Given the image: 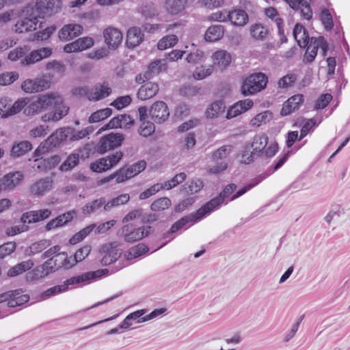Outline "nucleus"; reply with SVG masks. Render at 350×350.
I'll list each match as a JSON object with an SVG mask.
<instances>
[{
  "mask_svg": "<svg viewBox=\"0 0 350 350\" xmlns=\"http://www.w3.org/2000/svg\"><path fill=\"white\" fill-rule=\"evenodd\" d=\"M62 103V97L60 95L55 93L46 94L27 106L24 109V113L27 116H33L50 107H57Z\"/></svg>",
  "mask_w": 350,
  "mask_h": 350,
  "instance_id": "1",
  "label": "nucleus"
},
{
  "mask_svg": "<svg viewBox=\"0 0 350 350\" xmlns=\"http://www.w3.org/2000/svg\"><path fill=\"white\" fill-rule=\"evenodd\" d=\"M268 144V137L265 134L256 135L253 137L251 144L245 146V150L242 154V161L250 163L260 154H263Z\"/></svg>",
  "mask_w": 350,
  "mask_h": 350,
  "instance_id": "2",
  "label": "nucleus"
},
{
  "mask_svg": "<svg viewBox=\"0 0 350 350\" xmlns=\"http://www.w3.org/2000/svg\"><path fill=\"white\" fill-rule=\"evenodd\" d=\"M268 78L262 72L250 75L243 81L241 93L244 96L252 95L264 90L267 84Z\"/></svg>",
  "mask_w": 350,
  "mask_h": 350,
  "instance_id": "3",
  "label": "nucleus"
},
{
  "mask_svg": "<svg viewBox=\"0 0 350 350\" xmlns=\"http://www.w3.org/2000/svg\"><path fill=\"white\" fill-rule=\"evenodd\" d=\"M236 189L237 185L234 183L226 185L218 196L213 198L198 209V218H203L206 215L213 211L215 208L223 203L225 199L228 198Z\"/></svg>",
  "mask_w": 350,
  "mask_h": 350,
  "instance_id": "4",
  "label": "nucleus"
},
{
  "mask_svg": "<svg viewBox=\"0 0 350 350\" xmlns=\"http://www.w3.org/2000/svg\"><path fill=\"white\" fill-rule=\"evenodd\" d=\"M120 247L121 243L119 241L103 244L100 250V253L102 255L101 264L107 266L116 261L122 252Z\"/></svg>",
  "mask_w": 350,
  "mask_h": 350,
  "instance_id": "5",
  "label": "nucleus"
},
{
  "mask_svg": "<svg viewBox=\"0 0 350 350\" xmlns=\"http://www.w3.org/2000/svg\"><path fill=\"white\" fill-rule=\"evenodd\" d=\"M151 230L150 226L136 228L133 224L124 225L121 230V237L126 242L134 243L147 237Z\"/></svg>",
  "mask_w": 350,
  "mask_h": 350,
  "instance_id": "6",
  "label": "nucleus"
},
{
  "mask_svg": "<svg viewBox=\"0 0 350 350\" xmlns=\"http://www.w3.org/2000/svg\"><path fill=\"white\" fill-rule=\"evenodd\" d=\"M123 152L116 151L109 155L96 160L92 163L90 169L95 172L101 173L116 166L122 159Z\"/></svg>",
  "mask_w": 350,
  "mask_h": 350,
  "instance_id": "7",
  "label": "nucleus"
},
{
  "mask_svg": "<svg viewBox=\"0 0 350 350\" xmlns=\"http://www.w3.org/2000/svg\"><path fill=\"white\" fill-rule=\"evenodd\" d=\"M29 300V296L24 294L21 289L9 291L0 294V303L7 301L10 308L20 306Z\"/></svg>",
  "mask_w": 350,
  "mask_h": 350,
  "instance_id": "8",
  "label": "nucleus"
},
{
  "mask_svg": "<svg viewBox=\"0 0 350 350\" xmlns=\"http://www.w3.org/2000/svg\"><path fill=\"white\" fill-rule=\"evenodd\" d=\"M124 140V137L120 133H111L103 136L98 142V152L104 154L107 151L120 146Z\"/></svg>",
  "mask_w": 350,
  "mask_h": 350,
  "instance_id": "9",
  "label": "nucleus"
},
{
  "mask_svg": "<svg viewBox=\"0 0 350 350\" xmlns=\"http://www.w3.org/2000/svg\"><path fill=\"white\" fill-rule=\"evenodd\" d=\"M106 273H108L107 269H99L95 271L86 272L80 275L74 276L65 280L63 284L66 285L64 287L66 291L68 289L69 286L75 285L80 283H88L94 279L100 278Z\"/></svg>",
  "mask_w": 350,
  "mask_h": 350,
  "instance_id": "10",
  "label": "nucleus"
},
{
  "mask_svg": "<svg viewBox=\"0 0 350 350\" xmlns=\"http://www.w3.org/2000/svg\"><path fill=\"white\" fill-rule=\"evenodd\" d=\"M149 113L152 120L157 124L165 122L170 116L167 105L163 101L154 103L150 107Z\"/></svg>",
  "mask_w": 350,
  "mask_h": 350,
  "instance_id": "11",
  "label": "nucleus"
},
{
  "mask_svg": "<svg viewBox=\"0 0 350 350\" xmlns=\"http://www.w3.org/2000/svg\"><path fill=\"white\" fill-rule=\"evenodd\" d=\"M61 8L59 0H37L36 8L39 16L44 17L57 12Z\"/></svg>",
  "mask_w": 350,
  "mask_h": 350,
  "instance_id": "12",
  "label": "nucleus"
},
{
  "mask_svg": "<svg viewBox=\"0 0 350 350\" xmlns=\"http://www.w3.org/2000/svg\"><path fill=\"white\" fill-rule=\"evenodd\" d=\"M38 23V16L36 15L25 14L14 25V31L17 33H23L36 29Z\"/></svg>",
  "mask_w": 350,
  "mask_h": 350,
  "instance_id": "13",
  "label": "nucleus"
},
{
  "mask_svg": "<svg viewBox=\"0 0 350 350\" xmlns=\"http://www.w3.org/2000/svg\"><path fill=\"white\" fill-rule=\"evenodd\" d=\"M51 259H47L42 265L38 266L28 273V277L31 280L42 278L57 269Z\"/></svg>",
  "mask_w": 350,
  "mask_h": 350,
  "instance_id": "14",
  "label": "nucleus"
},
{
  "mask_svg": "<svg viewBox=\"0 0 350 350\" xmlns=\"http://www.w3.org/2000/svg\"><path fill=\"white\" fill-rule=\"evenodd\" d=\"M23 175L19 172L9 173L0 179V189L2 191H11L20 184Z\"/></svg>",
  "mask_w": 350,
  "mask_h": 350,
  "instance_id": "15",
  "label": "nucleus"
},
{
  "mask_svg": "<svg viewBox=\"0 0 350 350\" xmlns=\"http://www.w3.org/2000/svg\"><path fill=\"white\" fill-rule=\"evenodd\" d=\"M134 124V120L127 114H120L113 118L108 124H105L103 130L107 129H129Z\"/></svg>",
  "mask_w": 350,
  "mask_h": 350,
  "instance_id": "16",
  "label": "nucleus"
},
{
  "mask_svg": "<svg viewBox=\"0 0 350 350\" xmlns=\"http://www.w3.org/2000/svg\"><path fill=\"white\" fill-rule=\"evenodd\" d=\"M53 187V180L49 177H45L38 180L30 187V192L32 195L40 197L51 191Z\"/></svg>",
  "mask_w": 350,
  "mask_h": 350,
  "instance_id": "17",
  "label": "nucleus"
},
{
  "mask_svg": "<svg viewBox=\"0 0 350 350\" xmlns=\"http://www.w3.org/2000/svg\"><path fill=\"white\" fill-rule=\"evenodd\" d=\"M66 136L62 131H56L51 135L44 142H42L38 148L36 150L35 154L40 151L45 152L51 148L57 146L61 142L64 140Z\"/></svg>",
  "mask_w": 350,
  "mask_h": 350,
  "instance_id": "18",
  "label": "nucleus"
},
{
  "mask_svg": "<svg viewBox=\"0 0 350 350\" xmlns=\"http://www.w3.org/2000/svg\"><path fill=\"white\" fill-rule=\"evenodd\" d=\"M93 44L94 40L92 38L83 37L66 44L64 47V51L66 53L81 51L90 48Z\"/></svg>",
  "mask_w": 350,
  "mask_h": 350,
  "instance_id": "19",
  "label": "nucleus"
},
{
  "mask_svg": "<svg viewBox=\"0 0 350 350\" xmlns=\"http://www.w3.org/2000/svg\"><path fill=\"white\" fill-rule=\"evenodd\" d=\"M83 27L79 24L65 25L59 31V38L64 41L70 40L81 35Z\"/></svg>",
  "mask_w": 350,
  "mask_h": 350,
  "instance_id": "20",
  "label": "nucleus"
},
{
  "mask_svg": "<svg viewBox=\"0 0 350 350\" xmlns=\"http://www.w3.org/2000/svg\"><path fill=\"white\" fill-rule=\"evenodd\" d=\"M103 34L105 43L112 49H116L122 41V33L116 28H107Z\"/></svg>",
  "mask_w": 350,
  "mask_h": 350,
  "instance_id": "21",
  "label": "nucleus"
},
{
  "mask_svg": "<svg viewBox=\"0 0 350 350\" xmlns=\"http://www.w3.org/2000/svg\"><path fill=\"white\" fill-rule=\"evenodd\" d=\"M304 102L303 94H298L290 97L283 104L281 114L283 116L291 114L297 110Z\"/></svg>",
  "mask_w": 350,
  "mask_h": 350,
  "instance_id": "22",
  "label": "nucleus"
},
{
  "mask_svg": "<svg viewBox=\"0 0 350 350\" xmlns=\"http://www.w3.org/2000/svg\"><path fill=\"white\" fill-rule=\"evenodd\" d=\"M111 93V89L109 86L105 84L97 83L90 88V92L88 95L90 101H98L109 96Z\"/></svg>",
  "mask_w": 350,
  "mask_h": 350,
  "instance_id": "23",
  "label": "nucleus"
},
{
  "mask_svg": "<svg viewBox=\"0 0 350 350\" xmlns=\"http://www.w3.org/2000/svg\"><path fill=\"white\" fill-rule=\"evenodd\" d=\"M253 105L254 103L250 99L239 100L228 110L226 117L227 119L235 118L250 109Z\"/></svg>",
  "mask_w": 350,
  "mask_h": 350,
  "instance_id": "24",
  "label": "nucleus"
},
{
  "mask_svg": "<svg viewBox=\"0 0 350 350\" xmlns=\"http://www.w3.org/2000/svg\"><path fill=\"white\" fill-rule=\"evenodd\" d=\"M59 162V157L57 155L46 159L42 157L36 158L33 160L32 167L39 172H46L51 170Z\"/></svg>",
  "mask_w": 350,
  "mask_h": 350,
  "instance_id": "25",
  "label": "nucleus"
},
{
  "mask_svg": "<svg viewBox=\"0 0 350 350\" xmlns=\"http://www.w3.org/2000/svg\"><path fill=\"white\" fill-rule=\"evenodd\" d=\"M51 49L47 47L33 51L21 61V63L23 65H30L34 64L44 58L49 57L51 55Z\"/></svg>",
  "mask_w": 350,
  "mask_h": 350,
  "instance_id": "26",
  "label": "nucleus"
},
{
  "mask_svg": "<svg viewBox=\"0 0 350 350\" xmlns=\"http://www.w3.org/2000/svg\"><path fill=\"white\" fill-rule=\"evenodd\" d=\"M48 87V82L42 79H27L21 85V88L27 93H33L44 90Z\"/></svg>",
  "mask_w": 350,
  "mask_h": 350,
  "instance_id": "27",
  "label": "nucleus"
},
{
  "mask_svg": "<svg viewBox=\"0 0 350 350\" xmlns=\"http://www.w3.org/2000/svg\"><path fill=\"white\" fill-rule=\"evenodd\" d=\"M76 215L77 213L75 211L63 213L48 222L45 226V229L49 231L52 229L62 227L70 221Z\"/></svg>",
  "mask_w": 350,
  "mask_h": 350,
  "instance_id": "28",
  "label": "nucleus"
},
{
  "mask_svg": "<svg viewBox=\"0 0 350 350\" xmlns=\"http://www.w3.org/2000/svg\"><path fill=\"white\" fill-rule=\"evenodd\" d=\"M228 21L234 26L243 27L248 22V15L243 10H234L228 12Z\"/></svg>",
  "mask_w": 350,
  "mask_h": 350,
  "instance_id": "29",
  "label": "nucleus"
},
{
  "mask_svg": "<svg viewBox=\"0 0 350 350\" xmlns=\"http://www.w3.org/2000/svg\"><path fill=\"white\" fill-rule=\"evenodd\" d=\"M54 108L55 109L54 111H50L42 116V120L44 122L58 121L62 119L64 116H66L69 111V107L64 104L63 100L61 105Z\"/></svg>",
  "mask_w": 350,
  "mask_h": 350,
  "instance_id": "30",
  "label": "nucleus"
},
{
  "mask_svg": "<svg viewBox=\"0 0 350 350\" xmlns=\"http://www.w3.org/2000/svg\"><path fill=\"white\" fill-rule=\"evenodd\" d=\"M159 92V85L155 83L148 82L140 87L137 92V98L146 100L154 96Z\"/></svg>",
  "mask_w": 350,
  "mask_h": 350,
  "instance_id": "31",
  "label": "nucleus"
},
{
  "mask_svg": "<svg viewBox=\"0 0 350 350\" xmlns=\"http://www.w3.org/2000/svg\"><path fill=\"white\" fill-rule=\"evenodd\" d=\"M293 36L301 48H305L308 45L309 35L306 29L302 25L299 23L295 25L293 29Z\"/></svg>",
  "mask_w": 350,
  "mask_h": 350,
  "instance_id": "32",
  "label": "nucleus"
},
{
  "mask_svg": "<svg viewBox=\"0 0 350 350\" xmlns=\"http://www.w3.org/2000/svg\"><path fill=\"white\" fill-rule=\"evenodd\" d=\"M224 34V27L221 25H215L209 27L204 35L207 42H216L221 39Z\"/></svg>",
  "mask_w": 350,
  "mask_h": 350,
  "instance_id": "33",
  "label": "nucleus"
},
{
  "mask_svg": "<svg viewBox=\"0 0 350 350\" xmlns=\"http://www.w3.org/2000/svg\"><path fill=\"white\" fill-rule=\"evenodd\" d=\"M58 270L59 268L70 269L75 265V260L72 257L68 258L66 252H59L56 254L53 262Z\"/></svg>",
  "mask_w": 350,
  "mask_h": 350,
  "instance_id": "34",
  "label": "nucleus"
},
{
  "mask_svg": "<svg viewBox=\"0 0 350 350\" xmlns=\"http://www.w3.org/2000/svg\"><path fill=\"white\" fill-rule=\"evenodd\" d=\"M144 35L141 30L137 27H131L127 31L126 45L128 47L138 46L143 40Z\"/></svg>",
  "mask_w": 350,
  "mask_h": 350,
  "instance_id": "35",
  "label": "nucleus"
},
{
  "mask_svg": "<svg viewBox=\"0 0 350 350\" xmlns=\"http://www.w3.org/2000/svg\"><path fill=\"white\" fill-rule=\"evenodd\" d=\"M213 62L221 68H226L231 62V55L226 51L219 50L213 53Z\"/></svg>",
  "mask_w": 350,
  "mask_h": 350,
  "instance_id": "36",
  "label": "nucleus"
},
{
  "mask_svg": "<svg viewBox=\"0 0 350 350\" xmlns=\"http://www.w3.org/2000/svg\"><path fill=\"white\" fill-rule=\"evenodd\" d=\"M113 178H116V183H122L131 178V177L129 174H128L126 167H124L116 171L113 174L101 179L99 182L100 184H104L109 182Z\"/></svg>",
  "mask_w": 350,
  "mask_h": 350,
  "instance_id": "37",
  "label": "nucleus"
},
{
  "mask_svg": "<svg viewBox=\"0 0 350 350\" xmlns=\"http://www.w3.org/2000/svg\"><path fill=\"white\" fill-rule=\"evenodd\" d=\"M51 241L48 239H42L34 242L25 250V254L28 256H34L39 254L51 245Z\"/></svg>",
  "mask_w": 350,
  "mask_h": 350,
  "instance_id": "38",
  "label": "nucleus"
},
{
  "mask_svg": "<svg viewBox=\"0 0 350 350\" xmlns=\"http://www.w3.org/2000/svg\"><path fill=\"white\" fill-rule=\"evenodd\" d=\"M105 204H106V200L103 197L94 200L93 201L85 204V205L83 206L82 213L85 215L94 213L102 206L104 207Z\"/></svg>",
  "mask_w": 350,
  "mask_h": 350,
  "instance_id": "39",
  "label": "nucleus"
},
{
  "mask_svg": "<svg viewBox=\"0 0 350 350\" xmlns=\"http://www.w3.org/2000/svg\"><path fill=\"white\" fill-rule=\"evenodd\" d=\"M225 111V105L221 100H217L211 103L206 109V115L208 118L218 117Z\"/></svg>",
  "mask_w": 350,
  "mask_h": 350,
  "instance_id": "40",
  "label": "nucleus"
},
{
  "mask_svg": "<svg viewBox=\"0 0 350 350\" xmlns=\"http://www.w3.org/2000/svg\"><path fill=\"white\" fill-rule=\"evenodd\" d=\"M32 148V145L27 141L21 142L14 145L11 150V155L13 157H19Z\"/></svg>",
  "mask_w": 350,
  "mask_h": 350,
  "instance_id": "41",
  "label": "nucleus"
},
{
  "mask_svg": "<svg viewBox=\"0 0 350 350\" xmlns=\"http://www.w3.org/2000/svg\"><path fill=\"white\" fill-rule=\"evenodd\" d=\"M130 200V196L128 193L121 194L116 198H113L109 202H106V204H105L104 210L105 211H109L113 207H116L122 204H124L127 203Z\"/></svg>",
  "mask_w": 350,
  "mask_h": 350,
  "instance_id": "42",
  "label": "nucleus"
},
{
  "mask_svg": "<svg viewBox=\"0 0 350 350\" xmlns=\"http://www.w3.org/2000/svg\"><path fill=\"white\" fill-rule=\"evenodd\" d=\"M148 252V247L144 244H139L132 247L126 253L125 256L127 260L136 258Z\"/></svg>",
  "mask_w": 350,
  "mask_h": 350,
  "instance_id": "43",
  "label": "nucleus"
},
{
  "mask_svg": "<svg viewBox=\"0 0 350 350\" xmlns=\"http://www.w3.org/2000/svg\"><path fill=\"white\" fill-rule=\"evenodd\" d=\"M172 205V202L167 197L160 198L154 200L150 205V209L154 212L163 211Z\"/></svg>",
  "mask_w": 350,
  "mask_h": 350,
  "instance_id": "44",
  "label": "nucleus"
},
{
  "mask_svg": "<svg viewBox=\"0 0 350 350\" xmlns=\"http://www.w3.org/2000/svg\"><path fill=\"white\" fill-rule=\"evenodd\" d=\"M178 38L176 35L170 34L162 38L157 44L158 49L163 51L173 47L178 42Z\"/></svg>",
  "mask_w": 350,
  "mask_h": 350,
  "instance_id": "45",
  "label": "nucleus"
},
{
  "mask_svg": "<svg viewBox=\"0 0 350 350\" xmlns=\"http://www.w3.org/2000/svg\"><path fill=\"white\" fill-rule=\"evenodd\" d=\"M185 3V0H166L165 8L170 13L175 14L183 10Z\"/></svg>",
  "mask_w": 350,
  "mask_h": 350,
  "instance_id": "46",
  "label": "nucleus"
},
{
  "mask_svg": "<svg viewBox=\"0 0 350 350\" xmlns=\"http://www.w3.org/2000/svg\"><path fill=\"white\" fill-rule=\"evenodd\" d=\"M297 80V77L295 73H288L278 80V87L279 88L287 89L294 85Z\"/></svg>",
  "mask_w": 350,
  "mask_h": 350,
  "instance_id": "47",
  "label": "nucleus"
},
{
  "mask_svg": "<svg viewBox=\"0 0 350 350\" xmlns=\"http://www.w3.org/2000/svg\"><path fill=\"white\" fill-rule=\"evenodd\" d=\"M266 178L265 175H260L258 177H256L254 179L252 180V181L239 189L234 196H232L230 200H233L244 193H245L247 191L250 190L252 188L259 184L262 180H264Z\"/></svg>",
  "mask_w": 350,
  "mask_h": 350,
  "instance_id": "48",
  "label": "nucleus"
},
{
  "mask_svg": "<svg viewBox=\"0 0 350 350\" xmlns=\"http://www.w3.org/2000/svg\"><path fill=\"white\" fill-rule=\"evenodd\" d=\"M112 113V109L110 108H105L97 110L92 113L89 117V122L90 123H95L103 120L109 117Z\"/></svg>",
  "mask_w": 350,
  "mask_h": 350,
  "instance_id": "49",
  "label": "nucleus"
},
{
  "mask_svg": "<svg viewBox=\"0 0 350 350\" xmlns=\"http://www.w3.org/2000/svg\"><path fill=\"white\" fill-rule=\"evenodd\" d=\"M79 154L72 153L70 154L66 160L60 165L59 170L62 172L71 170L73 167L79 164Z\"/></svg>",
  "mask_w": 350,
  "mask_h": 350,
  "instance_id": "50",
  "label": "nucleus"
},
{
  "mask_svg": "<svg viewBox=\"0 0 350 350\" xmlns=\"http://www.w3.org/2000/svg\"><path fill=\"white\" fill-rule=\"evenodd\" d=\"M250 33L256 40H262L266 38L268 31L261 24H255L250 27Z\"/></svg>",
  "mask_w": 350,
  "mask_h": 350,
  "instance_id": "51",
  "label": "nucleus"
},
{
  "mask_svg": "<svg viewBox=\"0 0 350 350\" xmlns=\"http://www.w3.org/2000/svg\"><path fill=\"white\" fill-rule=\"evenodd\" d=\"M213 72V66L209 65L208 66H201L197 67L193 72V77L195 79L202 80L208 76H210Z\"/></svg>",
  "mask_w": 350,
  "mask_h": 350,
  "instance_id": "52",
  "label": "nucleus"
},
{
  "mask_svg": "<svg viewBox=\"0 0 350 350\" xmlns=\"http://www.w3.org/2000/svg\"><path fill=\"white\" fill-rule=\"evenodd\" d=\"M96 228V224H93L81 230L76 233L70 240L72 244H75L83 240L90 233Z\"/></svg>",
  "mask_w": 350,
  "mask_h": 350,
  "instance_id": "53",
  "label": "nucleus"
},
{
  "mask_svg": "<svg viewBox=\"0 0 350 350\" xmlns=\"http://www.w3.org/2000/svg\"><path fill=\"white\" fill-rule=\"evenodd\" d=\"M29 51L27 46H18L12 50L8 54V59L15 62L23 57Z\"/></svg>",
  "mask_w": 350,
  "mask_h": 350,
  "instance_id": "54",
  "label": "nucleus"
},
{
  "mask_svg": "<svg viewBox=\"0 0 350 350\" xmlns=\"http://www.w3.org/2000/svg\"><path fill=\"white\" fill-rule=\"evenodd\" d=\"M203 186V182L200 179H197L186 184L184 186V190L187 193L193 194L199 192L202 189Z\"/></svg>",
  "mask_w": 350,
  "mask_h": 350,
  "instance_id": "55",
  "label": "nucleus"
},
{
  "mask_svg": "<svg viewBox=\"0 0 350 350\" xmlns=\"http://www.w3.org/2000/svg\"><path fill=\"white\" fill-rule=\"evenodd\" d=\"M146 167V161L144 160H141L126 168L128 174H129L131 177L133 178L144 170Z\"/></svg>",
  "mask_w": 350,
  "mask_h": 350,
  "instance_id": "56",
  "label": "nucleus"
},
{
  "mask_svg": "<svg viewBox=\"0 0 350 350\" xmlns=\"http://www.w3.org/2000/svg\"><path fill=\"white\" fill-rule=\"evenodd\" d=\"M232 145H224L213 152L212 158L215 161L226 158L232 151Z\"/></svg>",
  "mask_w": 350,
  "mask_h": 350,
  "instance_id": "57",
  "label": "nucleus"
},
{
  "mask_svg": "<svg viewBox=\"0 0 350 350\" xmlns=\"http://www.w3.org/2000/svg\"><path fill=\"white\" fill-rule=\"evenodd\" d=\"M12 101L10 100V105L8 108L9 116L14 115L20 112L27 105L28 101L26 99L18 100L11 105Z\"/></svg>",
  "mask_w": 350,
  "mask_h": 350,
  "instance_id": "58",
  "label": "nucleus"
},
{
  "mask_svg": "<svg viewBox=\"0 0 350 350\" xmlns=\"http://www.w3.org/2000/svg\"><path fill=\"white\" fill-rule=\"evenodd\" d=\"M18 79L16 72H7L0 75V85H8Z\"/></svg>",
  "mask_w": 350,
  "mask_h": 350,
  "instance_id": "59",
  "label": "nucleus"
},
{
  "mask_svg": "<svg viewBox=\"0 0 350 350\" xmlns=\"http://www.w3.org/2000/svg\"><path fill=\"white\" fill-rule=\"evenodd\" d=\"M320 19L327 31H329L333 28L332 16L327 10L324 9L322 10L320 14Z\"/></svg>",
  "mask_w": 350,
  "mask_h": 350,
  "instance_id": "60",
  "label": "nucleus"
},
{
  "mask_svg": "<svg viewBox=\"0 0 350 350\" xmlns=\"http://www.w3.org/2000/svg\"><path fill=\"white\" fill-rule=\"evenodd\" d=\"M155 130V126L152 122H142L139 129V133L143 137H148L151 135Z\"/></svg>",
  "mask_w": 350,
  "mask_h": 350,
  "instance_id": "61",
  "label": "nucleus"
},
{
  "mask_svg": "<svg viewBox=\"0 0 350 350\" xmlns=\"http://www.w3.org/2000/svg\"><path fill=\"white\" fill-rule=\"evenodd\" d=\"M90 252L91 247L90 245H85L77 250L74 257L72 258L73 260H75V265L77 264V262L84 260L89 255Z\"/></svg>",
  "mask_w": 350,
  "mask_h": 350,
  "instance_id": "62",
  "label": "nucleus"
},
{
  "mask_svg": "<svg viewBox=\"0 0 350 350\" xmlns=\"http://www.w3.org/2000/svg\"><path fill=\"white\" fill-rule=\"evenodd\" d=\"M132 101V98L129 95L118 97L111 103V105L117 109H121L128 106Z\"/></svg>",
  "mask_w": 350,
  "mask_h": 350,
  "instance_id": "63",
  "label": "nucleus"
},
{
  "mask_svg": "<svg viewBox=\"0 0 350 350\" xmlns=\"http://www.w3.org/2000/svg\"><path fill=\"white\" fill-rule=\"evenodd\" d=\"M204 57V52L201 50H196L194 52H191L187 55L186 61L189 64H198L203 61Z\"/></svg>",
  "mask_w": 350,
  "mask_h": 350,
  "instance_id": "64",
  "label": "nucleus"
}]
</instances>
